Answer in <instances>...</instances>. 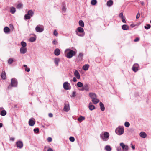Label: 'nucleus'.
<instances>
[{
	"instance_id": "nucleus-46",
	"label": "nucleus",
	"mask_w": 151,
	"mask_h": 151,
	"mask_svg": "<svg viewBox=\"0 0 151 151\" xmlns=\"http://www.w3.org/2000/svg\"><path fill=\"white\" fill-rule=\"evenodd\" d=\"M116 149L117 151H123V150L122 149L121 147H116Z\"/></svg>"
},
{
	"instance_id": "nucleus-54",
	"label": "nucleus",
	"mask_w": 151,
	"mask_h": 151,
	"mask_svg": "<svg viewBox=\"0 0 151 151\" xmlns=\"http://www.w3.org/2000/svg\"><path fill=\"white\" fill-rule=\"evenodd\" d=\"M140 17V14L139 13H138L136 16V18L137 19H138Z\"/></svg>"
},
{
	"instance_id": "nucleus-26",
	"label": "nucleus",
	"mask_w": 151,
	"mask_h": 151,
	"mask_svg": "<svg viewBox=\"0 0 151 151\" xmlns=\"http://www.w3.org/2000/svg\"><path fill=\"white\" fill-rule=\"evenodd\" d=\"M122 28L124 30H128L129 29V27L126 24H124L122 26Z\"/></svg>"
},
{
	"instance_id": "nucleus-9",
	"label": "nucleus",
	"mask_w": 151,
	"mask_h": 151,
	"mask_svg": "<svg viewBox=\"0 0 151 151\" xmlns=\"http://www.w3.org/2000/svg\"><path fill=\"white\" fill-rule=\"evenodd\" d=\"M17 80L15 78H12L11 80V85L14 87L17 86Z\"/></svg>"
},
{
	"instance_id": "nucleus-10",
	"label": "nucleus",
	"mask_w": 151,
	"mask_h": 151,
	"mask_svg": "<svg viewBox=\"0 0 151 151\" xmlns=\"http://www.w3.org/2000/svg\"><path fill=\"white\" fill-rule=\"evenodd\" d=\"M139 68V66L138 64L135 63L133 65L132 68V69L134 72H136L138 70Z\"/></svg>"
},
{
	"instance_id": "nucleus-8",
	"label": "nucleus",
	"mask_w": 151,
	"mask_h": 151,
	"mask_svg": "<svg viewBox=\"0 0 151 151\" xmlns=\"http://www.w3.org/2000/svg\"><path fill=\"white\" fill-rule=\"evenodd\" d=\"M120 145L122 147V150L124 151H128L129 149V147L128 145L124 144L123 143H120Z\"/></svg>"
},
{
	"instance_id": "nucleus-34",
	"label": "nucleus",
	"mask_w": 151,
	"mask_h": 151,
	"mask_svg": "<svg viewBox=\"0 0 151 151\" xmlns=\"http://www.w3.org/2000/svg\"><path fill=\"white\" fill-rule=\"evenodd\" d=\"M85 90L86 91H89V88L88 85L86 84L84 86L83 88V89L82 90Z\"/></svg>"
},
{
	"instance_id": "nucleus-55",
	"label": "nucleus",
	"mask_w": 151,
	"mask_h": 151,
	"mask_svg": "<svg viewBox=\"0 0 151 151\" xmlns=\"http://www.w3.org/2000/svg\"><path fill=\"white\" fill-rule=\"evenodd\" d=\"M139 40V39L138 37H136L135 39L134 40V41L135 42L138 41Z\"/></svg>"
},
{
	"instance_id": "nucleus-35",
	"label": "nucleus",
	"mask_w": 151,
	"mask_h": 151,
	"mask_svg": "<svg viewBox=\"0 0 151 151\" xmlns=\"http://www.w3.org/2000/svg\"><path fill=\"white\" fill-rule=\"evenodd\" d=\"M85 119V117H84L81 116L78 119V120L80 122H81L83 120H84Z\"/></svg>"
},
{
	"instance_id": "nucleus-39",
	"label": "nucleus",
	"mask_w": 151,
	"mask_h": 151,
	"mask_svg": "<svg viewBox=\"0 0 151 151\" xmlns=\"http://www.w3.org/2000/svg\"><path fill=\"white\" fill-rule=\"evenodd\" d=\"M77 86L79 87H81L83 86V84L81 82H78L77 83Z\"/></svg>"
},
{
	"instance_id": "nucleus-17",
	"label": "nucleus",
	"mask_w": 151,
	"mask_h": 151,
	"mask_svg": "<svg viewBox=\"0 0 151 151\" xmlns=\"http://www.w3.org/2000/svg\"><path fill=\"white\" fill-rule=\"evenodd\" d=\"M33 35L34 36L31 37L29 39V41L30 42H35L36 39V36L35 34H34Z\"/></svg>"
},
{
	"instance_id": "nucleus-15",
	"label": "nucleus",
	"mask_w": 151,
	"mask_h": 151,
	"mask_svg": "<svg viewBox=\"0 0 151 151\" xmlns=\"http://www.w3.org/2000/svg\"><path fill=\"white\" fill-rule=\"evenodd\" d=\"M3 108H0V114L2 116H4L6 114V112L5 110H3Z\"/></svg>"
},
{
	"instance_id": "nucleus-29",
	"label": "nucleus",
	"mask_w": 151,
	"mask_h": 151,
	"mask_svg": "<svg viewBox=\"0 0 151 151\" xmlns=\"http://www.w3.org/2000/svg\"><path fill=\"white\" fill-rule=\"evenodd\" d=\"M99 105L101 110L102 111H104L105 110V107L104 105L101 102H100L99 103Z\"/></svg>"
},
{
	"instance_id": "nucleus-41",
	"label": "nucleus",
	"mask_w": 151,
	"mask_h": 151,
	"mask_svg": "<svg viewBox=\"0 0 151 151\" xmlns=\"http://www.w3.org/2000/svg\"><path fill=\"white\" fill-rule=\"evenodd\" d=\"M34 131L35 133H38L39 132V129L38 128L34 129L33 130Z\"/></svg>"
},
{
	"instance_id": "nucleus-21",
	"label": "nucleus",
	"mask_w": 151,
	"mask_h": 151,
	"mask_svg": "<svg viewBox=\"0 0 151 151\" xmlns=\"http://www.w3.org/2000/svg\"><path fill=\"white\" fill-rule=\"evenodd\" d=\"M89 96L91 97L92 99L97 97V96L96 94L93 93H89Z\"/></svg>"
},
{
	"instance_id": "nucleus-44",
	"label": "nucleus",
	"mask_w": 151,
	"mask_h": 151,
	"mask_svg": "<svg viewBox=\"0 0 151 151\" xmlns=\"http://www.w3.org/2000/svg\"><path fill=\"white\" fill-rule=\"evenodd\" d=\"M22 7V4L20 3L18 4L17 6V8L19 9Z\"/></svg>"
},
{
	"instance_id": "nucleus-62",
	"label": "nucleus",
	"mask_w": 151,
	"mask_h": 151,
	"mask_svg": "<svg viewBox=\"0 0 151 151\" xmlns=\"http://www.w3.org/2000/svg\"><path fill=\"white\" fill-rule=\"evenodd\" d=\"M3 126V124L2 123H0V128L1 127Z\"/></svg>"
},
{
	"instance_id": "nucleus-33",
	"label": "nucleus",
	"mask_w": 151,
	"mask_h": 151,
	"mask_svg": "<svg viewBox=\"0 0 151 151\" xmlns=\"http://www.w3.org/2000/svg\"><path fill=\"white\" fill-rule=\"evenodd\" d=\"M21 44L22 46V47H26L27 45L25 42L24 41H22L21 43Z\"/></svg>"
},
{
	"instance_id": "nucleus-31",
	"label": "nucleus",
	"mask_w": 151,
	"mask_h": 151,
	"mask_svg": "<svg viewBox=\"0 0 151 151\" xmlns=\"http://www.w3.org/2000/svg\"><path fill=\"white\" fill-rule=\"evenodd\" d=\"M79 24L80 26L81 27H84V24L82 20H81L79 21Z\"/></svg>"
},
{
	"instance_id": "nucleus-40",
	"label": "nucleus",
	"mask_w": 151,
	"mask_h": 151,
	"mask_svg": "<svg viewBox=\"0 0 151 151\" xmlns=\"http://www.w3.org/2000/svg\"><path fill=\"white\" fill-rule=\"evenodd\" d=\"M125 17L123 15V14L122 12L120 13L119 15V17L121 19L124 18Z\"/></svg>"
},
{
	"instance_id": "nucleus-4",
	"label": "nucleus",
	"mask_w": 151,
	"mask_h": 151,
	"mask_svg": "<svg viewBox=\"0 0 151 151\" xmlns=\"http://www.w3.org/2000/svg\"><path fill=\"white\" fill-rule=\"evenodd\" d=\"M124 127L120 126L116 129L115 132L117 135H121L124 133Z\"/></svg>"
},
{
	"instance_id": "nucleus-37",
	"label": "nucleus",
	"mask_w": 151,
	"mask_h": 151,
	"mask_svg": "<svg viewBox=\"0 0 151 151\" xmlns=\"http://www.w3.org/2000/svg\"><path fill=\"white\" fill-rule=\"evenodd\" d=\"M96 0H92L91 1V4L93 5H95L97 4Z\"/></svg>"
},
{
	"instance_id": "nucleus-1",
	"label": "nucleus",
	"mask_w": 151,
	"mask_h": 151,
	"mask_svg": "<svg viewBox=\"0 0 151 151\" xmlns=\"http://www.w3.org/2000/svg\"><path fill=\"white\" fill-rule=\"evenodd\" d=\"M76 52V51L71 50L70 48H67L64 51V54L66 57L70 59L73 56H75Z\"/></svg>"
},
{
	"instance_id": "nucleus-38",
	"label": "nucleus",
	"mask_w": 151,
	"mask_h": 151,
	"mask_svg": "<svg viewBox=\"0 0 151 151\" xmlns=\"http://www.w3.org/2000/svg\"><path fill=\"white\" fill-rule=\"evenodd\" d=\"M14 61V59L12 58H10L8 60V63L9 64H11Z\"/></svg>"
},
{
	"instance_id": "nucleus-20",
	"label": "nucleus",
	"mask_w": 151,
	"mask_h": 151,
	"mask_svg": "<svg viewBox=\"0 0 151 151\" xmlns=\"http://www.w3.org/2000/svg\"><path fill=\"white\" fill-rule=\"evenodd\" d=\"M60 53V50L58 48H57L54 51V54L56 56L59 55Z\"/></svg>"
},
{
	"instance_id": "nucleus-19",
	"label": "nucleus",
	"mask_w": 151,
	"mask_h": 151,
	"mask_svg": "<svg viewBox=\"0 0 151 151\" xmlns=\"http://www.w3.org/2000/svg\"><path fill=\"white\" fill-rule=\"evenodd\" d=\"M88 107L89 110L91 111H92L95 109V106L92 104L91 102L89 103Z\"/></svg>"
},
{
	"instance_id": "nucleus-24",
	"label": "nucleus",
	"mask_w": 151,
	"mask_h": 151,
	"mask_svg": "<svg viewBox=\"0 0 151 151\" xmlns=\"http://www.w3.org/2000/svg\"><path fill=\"white\" fill-rule=\"evenodd\" d=\"M1 77L3 79H6V73L5 71H3L2 72Z\"/></svg>"
},
{
	"instance_id": "nucleus-58",
	"label": "nucleus",
	"mask_w": 151,
	"mask_h": 151,
	"mask_svg": "<svg viewBox=\"0 0 151 151\" xmlns=\"http://www.w3.org/2000/svg\"><path fill=\"white\" fill-rule=\"evenodd\" d=\"M49 117H52L53 116V115L52 113H49Z\"/></svg>"
},
{
	"instance_id": "nucleus-56",
	"label": "nucleus",
	"mask_w": 151,
	"mask_h": 151,
	"mask_svg": "<svg viewBox=\"0 0 151 151\" xmlns=\"http://www.w3.org/2000/svg\"><path fill=\"white\" fill-rule=\"evenodd\" d=\"M137 24H131V25H130V26L132 27H134L136 26H137Z\"/></svg>"
},
{
	"instance_id": "nucleus-5",
	"label": "nucleus",
	"mask_w": 151,
	"mask_h": 151,
	"mask_svg": "<svg viewBox=\"0 0 151 151\" xmlns=\"http://www.w3.org/2000/svg\"><path fill=\"white\" fill-rule=\"evenodd\" d=\"M34 14V12L32 10H29L28 11L27 14L24 16V18L26 19H29L32 17Z\"/></svg>"
},
{
	"instance_id": "nucleus-28",
	"label": "nucleus",
	"mask_w": 151,
	"mask_h": 151,
	"mask_svg": "<svg viewBox=\"0 0 151 151\" xmlns=\"http://www.w3.org/2000/svg\"><path fill=\"white\" fill-rule=\"evenodd\" d=\"M113 4V1L112 0H110L108 1L106 3L107 6L110 7Z\"/></svg>"
},
{
	"instance_id": "nucleus-53",
	"label": "nucleus",
	"mask_w": 151,
	"mask_h": 151,
	"mask_svg": "<svg viewBox=\"0 0 151 151\" xmlns=\"http://www.w3.org/2000/svg\"><path fill=\"white\" fill-rule=\"evenodd\" d=\"M52 43L54 45H56L57 43V42L56 40L55 39L53 41Z\"/></svg>"
},
{
	"instance_id": "nucleus-32",
	"label": "nucleus",
	"mask_w": 151,
	"mask_h": 151,
	"mask_svg": "<svg viewBox=\"0 0 151 151\" xmlns=\"http://www.w3.org/2000/svg\"><path fill=\"white\" fill-rule=\"evenodd\" d=\"M10 9V12L12 14L16 12L15 8L14 7H11Z\"/></svg>"
},
{
	"instance_id": "nucleus-27",
	"label": "nucleus",
	"mask_w": 151,
	"mask_h": 151,
	"mask_svg": "<svg viewBox=\"0 0 151 151\" xmlns=\"http://www.w3.org/2000/svg\"><path fill=\"white\" fill-rule=\"evenodd\" d=\"M4 32L5 33H8L10 31V29L8 27H6L4 28Z\"/></svg>"
},
{
	"instance_id": "nucleus-7",
	"label": "nucleus",
	"mask_w": 151,
	"mask_h": 151,
	"mask_svg": "<svg viewBox=\"0 0 151 151\" xmlns=\"http://www.w3.org/2000/svg\"><path fill=\"white\" fill-rule=\"evenodd\" d=\"M64 88L66 90H69L71 88L70 84L68 82H65L63 84Z\"/></svg>"
},
{
	"instance_id": "nucleus-2",
	"label": "nucleus",
	"mask_w": 151,
	"mask_h": 151,
	"mask_svg": "<svg viewBox=\"0 0 151 151\" xmlns=\"http://www.w3.org/2000/svg\"><path fill=\"white\" fill-rule=\"evenodd\" d=\"M76 35L79 37H83L85 36V33L83 29L81 27H78L75 30Z\"/></svg>"
},
{
	"instance_id": "nucleus-64",
	"label": "nucleus",
	"mask_w": 151,
	"mask_h": 151,
	"mask_svg": "<svg viewBox=\"0 0 151 151\" xmlns=\"http://www.w3.org/2000/svg\"><path fill=\"white\" fill-rule=\"evenodd\" d=\"M150 22L151 23V20L150 21Z\"/></svg>"
},
{
	"instance_id": "nucleus-63",
	"label": "nucleus",
	"mask_w": 151,
	"mask_h": 151,
	"mask_svg": "<svg viewBox=\"0 0 151 151\" xmlns=\"http://www.w3.org/2000/svg\"><path fill=\"white\" fill-rule=\"evenodd\" d=\"M140 24V23H138L137 24V26H139V25Z\"/></svg>"
},
{
	"instance_id": "nucleus-16",
	"label": "nucleus",
	"mask_w": 151,
	"mask_h": 151,
	"mask_svg": "<svg viewBox=\"0 0 151 151\" xmlns=\"http://www.w3.org/2000/svg\"><path fill=\"white\" fill-rule=\"evenodd\" d=\"M74 75L75 77L78 79H80V74L78 71L76 70L74 71Z\"/></svg>"
},
{
	"instance_id": "nucleus-59",
	"label": "nucleus",
	"mask_w": 151,
	"mask_h": 151,
	"mask_svg": "<svg viewBox=\"0 0 151 151\" xmlns=\"http://www.w3.org/2000/svg\"><path fill=\"white\" fill-rule=\"evenodd\" d=\"M15 139V138L13 137H11L10 139V140L11 141H14Z\"/></svg>"
},
{
	"instance_id": "nucleus-47",
	"label": "nucleus",
	"mask_w": 151,
	"mask_h": 151,
	"mask_svg": "<svg viewBox=\"0 0 151 151\" xmlns=\"http://www.w3.org/2000/svg\"><path fill=\"white\" fill-rule=\"evenodd\" d=\"M83 54L82 53H80L78 55V57L81 59H82L83 56Z\"/></svg>"
},
{
	"instance_id": "nucleus-14",
	"label": "nucleus",
	"mask_w": 151,
	"mask_h": 151,
	"mask_svg": "<svg viewBox=\"0 0 151 151\" xmlns=\"http://www.w3.org/2000/svg\"><path fill=\"white\" fill-rule=\"evenodd\" d=\"M27 47H21L20 49V52L21 54H24L27 52Z\"/></svg>"
},
{
	"instance_id": "nucleus-22",
	"label": "nucleus",
	"mask_w": 151,
	"mask_h": 151,
	"mask_svg": "<svg viewBox=\"0 0 151 151\" xmlns=\"http://www.w3.org/2000/svg\"><path fill=\"white\" fill-rule=\"evenodd\" d=\"M92 101L94 104H96L99 102V100L97 97L92 99Z\"/></svg>"
},
{
	"instance_id": "nucleus-49",
	"label": "nucleus",
	"mask_w": 151,
	"mask_h": 151,
	"mask_svg": "<svg viewBox=\"0 0 151 151\" xmlns=\"http://www.w3.org/2000/svg\"><path fill=\"white\" fill-rule=\"evenodd\" d=\"M125 17L124 18H122V19H121L122 21V22L123 23H126V21L125 20Z\"/></svg>"
},
{
	"instance_id": "nucleus-25",
	"label": "nucleus",
	"mask_w": 151,
	"mask_h": 151,
	"mask_svg": "<svg viewBox=\"0 0 151 151\" xmlns=\"http://www.w3.org/2000/svg\"><path fill=\"white\" fill-rule=\"evenodd\" d=\"M89 66L88 64H85V65H84L83 66V67H82V69L86 71L88 70Z\"/></svg>"
},
{
	"instance_id": "nucleus-23",
	"label": "nucleus",
	"mask_w": 151,
	"mask_h": 151,
	"mask_svg": "<svg viewBox=\"0 0 151 151\" xmlns=\"http://www.w3.org/2000/svg\"><path fill=\"white\" fill-rule=\"evenodd\" d=\"M139 135L142 138H146L147 136L146 134L143 132H140L139 134Z\"/></svg>"
},
{
	"instance_id": "nucleus-43",
	"label": "nucleus",
	"mask_w": 151,
	"mask_h": 151,
	"mask_svg": "<svg viewBox=\"0 0 151 151\" xmlns=\"http://www.w3.org/2000/svg\"><path fill=\"white\" fill-rule=\"evenodd\" d=\"M124 125L125 127H128L129 126L130 124L129 123V122H126L124 123Z\"/></svg>"
},
{
	"instance_id": "nucleus-30",
	"label": "nucleus",
	"mask_w": 151,
	"mask_h": 151,
	"mask_svg": "<svg viewBox=\"0 0 151 151\" xmlns=\"http://www.w3.org/2000/svg\"><path fill=\"white\" fill-rule=\"evenodd\" d=\"M105 149L106 151H111V148L109 145H106L105 147Z\"/></svg>"
},
{
	"instance_id": "nucleus-12",
	"label": "nucleus",
	"mask_w": 151,
	"mask_h": 151,
	"mask_svg": "<svg viewBox=\"0 0 151 151\" xmlns=\"http://www.w3.org/2000/svg\"><path fill=\"white\" fill-rule=\"evenodd\" d=\"M35 123V119L33 118H31L29 121V124L30 126H33Z\"/></svg>"
},
{
	"instance_id": "nucleus-60",
	"label": "nucleus",
	"mask_w": 151,
	"mask_h": 151,
	"mask_svg": "<svg viewBox=\"0 0 151 151\" xmlns=\"http://www.w3.org/2000/svg\"><path fill=\"white\" fill-rule=\"evenodd\" d=\"M47 151H53L52 149L51 148H49L47 150Z\"/></svg>"
},
{
	"instance_id": "nucleus-51",
	"label": "nucleus",
	"mask_w": 151,
	"mask_h": 151,
	"mask_svg": "<svg viewBox=\"0 0 151 151\" xmlns=\"http://www.w3.org/2000/svg\"><path fill=\"white\" fill-rule=\"evenodd\" d=\"M53 34L55 36H57L58 35V33L56 30H55L53 32Z\"/></svg>"
},
{
	"instance_id": "nucleus-48",
	"label": "nucleus",
	"mask_w": 151,
	"mask_h": 151,
	"mask_svg": "<svg viewBox=\"0 0 151 151\" xmlns=\"http://www.w3.org/2000/svg\"><path fill=\"white\" fill-rule=\"evenodd\" d=\"M76 92L75 91H73L72 92V95L71 96V97H74L76 96Z\"/></svg>"
},
{
	"instance_id": "nucleus-45",
	"label": "nucleus",
	"mask_w": 151,
	"mask_h": 151,
	"mask_svg": "<svg viewBox=\"0 0 151 151\" xmlns=\"http://www.w3.org/2000/svg\"><path fill=\"white\" fill-rule=\"evenodd\" d=\"M69 139L72 142H73L75 141L74 138L72 137H70L69 138Z\"/></svg>"
},
{
	"instance_id": "nucleus-57",
	"label": "nucleus",
	"mask_w": 151,
	"mask_h": 151,
	"mask_svg": "<svg viewBox=\"0 0 151 151\" xmlns=\"http://www.w3.org/2000/svg\"><path fill=\"white\" fill-rule=\"evenodd\" d=\"M66 8L65 6L63 7L62 9V10L64 12L66 11Z\"/></svg>"
},
{
	"instance_id": "nucleus-18",
	"label": "nucleus",
	"mask_w": 151,
	"mask_h": 151,
	"mask_svg": "<svg viewBox=\"0 0 151 151\" xmlns=\"http://www.w3.org/2000/svg\"><path fill=\"white\" fill-rule=\"evenodd\" d=\"M54 61L56 66H58V65L60 61V60L59 58H56L54 59Z\"/></svg>"
},
{
	"instance_id": "nucleus-42",
	"label": "nucleus",
	"mask_w": 151,
	"mask_h": 151,
	"mask_svg": "<svg viewBox=\"0 0 151 151\" xmlns=\"http://www.w3.org/2000/svg\"><path fill=\"white\" fill-rule=\"evenodd\" d=\"M151 26L150 24H147V26H145V28L146 29H148L150 28Z\"/></svg>"
},
{
	"instance_id": "nucleus-3",
	"label": "nucleus",
	"mask_w": 151,
	"mask_h": 151,
	"mask_svg": "<svg viewBox=\"0 0 151 151\" xmlns=\"http://www.w3.org/2000/svg\"><path fill=\"white\" fill-rule=\"evenodd\" d=\"M109 134L108 132H104L100 134V137L103 141H106L109 139Z\"/></svg>"
},
{
	"instance_id": "nucleus-11",
	"label": "nucleus",
	"mask_w": 151,
	"mask_h": 151,
	"mask_svg": "<svg viewBox=\"0 0 151 151\" xmlns=\"http://www.w3.org/2000/svg\"><path fill=\"white\" fill-rule=\"evenodd\" d=\"M70 106L69 104L68 103H65L64 104V106L63 110L65 111L68 112L70 110Z\"/></svg>"
},
{
	"instance_id": "nucleus-36",
	"label": "nucleus",
	"mask_w": 151,
	"mask_h": 151,
	"mask_svg": "<svg viewBox=\"0 0 151 151\" xmlns=\"http://www.w3.org/2000/svg\"><path fill=\"white\" fill-rule=\"evenodd\" d=\"M23 66L25 68V71L27 72H29L30 70V68L27 67V66L26 65H24Z\"/></svg>"
},
{
	"instance_id": "nucleus-13",
	"label": "nucleus",
	"mask_w": 151,
	"mask_h": 151,
	"mask_svg": "<svg viewBox=\"0 0 151 151\" xmlns=\"http://www.w3.org/2000/svg\"><path fill=\"white\" fill-rule=\"evenodd\" d=\"M16 145L17 148H21L23 147V143L22 141H19L16 142Z\"/></svg>"
},
{
	"instance_id": "nucleus-52",
	"label": "nucleus",
	"mask_w": 151,
	"mask_h": 151,
	"mask_svg": "<svg viewBox=\"0 0 151 151\" xmlns=\"http://www.w3.org/2000/svg\"><path fill=\"white\" fill-rule=\"evenodd\" d=\"M76 77H74L73 78V81L74 82H75L77 81V80L76 79Z\"/></svg>"
},
{
	"instance_id": "nucleus-61",
	"label": "nucleus",
	"mask_w": 151,
	"mask_h": 151,
	"mask_svg": "<svg viewBox=\"0 0 151 151\" xmlns=\"http://www.w3.org/2000/svg\"><path fill=\"white\" fill-rule=\"evenodd\" d=\"M132 148L134 150L135 149V146L134 145H132L131 146Z\"/></svg>"
},
{
	"instance_id": "nucleus-50",
	"label": "nucleus",
	"mask_w": 151,
	"mask_h": 151,
	"mask_svg": "<svg viewBox=\"0 0 151 151\" xmlns=\"http://www.w3.org/2000/svg\"><path fill=\"white\" fill-rule=\"evenodd\" d=\"M52 139L51 137H49L47 138V141L49 142H50L52 141Z\"/></svg>"
},
{
	"instance_id": "nucleus-6",
	"label": "nucleus",
	"mask_w": 151,
	"mask_h": 151,
	"mask_svg": "<svg viewBox=\"0 0 151 151\" xmlns=\"http://www.w3.org/2000/svg\"><path fill=\"white\" fill-rule=\"evenodd\" d=\"M35 31L36 32H41L44 30V27L43 25H37L35 28Z\"/></svg>"
}]
</instances>
